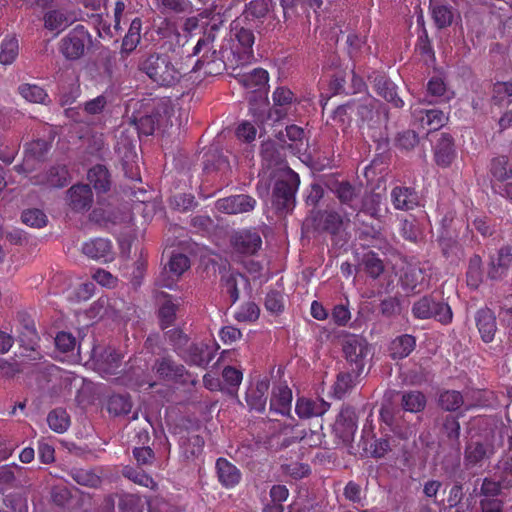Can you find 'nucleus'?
<instances>
[{
    "mask_svg": "<svg viewBox=\"0 0 512 512\" xmlns=\"http://www.w3.org/2000/svg\"><path fill=\"white\" fill-rule=\"evenodd\" d=\"M138 68L161 87H173L182 78L180 69L167 53L153 52L143 55Z\"/></svg>",
    "mask_w": 512,
    "mask_h": 512,
    "instance_id": "1",
    "label": "nucleus"
},
{
    "mask_svg": "<svg viewBox=\"0 0 512 512\" xmlns=\"http://www.w3.org/2000/svg\"><path fill=\"white\" fill-rule=\"evenodd\" d=\"M299 184V175L289 167L280 169L276 173L272 186L271 205L277 215L285 216L293 211Z\"/></svg>",
    "mask_w": 512,
    "mask_h": 512,
    "instance_id": "2",
    "label": "nucleus"
},
{
    "mask_svg": "<svg viewBox=\"0 0 512 512\" xmlns=\"http://www.w3.org/2000/svg\"><path fill=\"white\" fill-rule=\"evenodd\" d=\"M92 44V37L83 25H77L60 42V52L67 60H78Z\"/></svg>",
    "mask_w": 512,
    "mask_h": 512,
    "instance_id": "3",
    "label": "nucleus"
},
{
    "mask_svg": "<svg viewBox=\"0 0 512 512\" xmlns=\"http://www.w3.org/2000/svg\"><path fill=\"white\" fill-rule=\"evenodd\" d=\"M152 371L159 380L186 384L190 373L183 364L176 362L169 354H164L154 360Z\"/></svg>",
    "mask_w": 512,
    "mask_h": 512,
    "instance_id": "4",
    "label": "nucleus"
},
{
    "mask_svg": "<svg viewBox=\"0 0 512 512\" xmlns=\"http://www.w3.org/2000/svg\"><path fill=\"white\" fill-rule=\"evenodd\" d=\"M342 349L352 372L359 376L365 366V358L369 352L366 339L359 335H348L344 338Z\"/></svg>",
    "mask_w": 512,
    "mask_h": 512,
    "instance_id": "5",
    "label": "nucleus"
},
{
    "mask_svg": "<svg viewBox=\"0 0 512 512\" xmlns=\"http://www.w3.org/2000/svg\"><path fill=\"white\" fill-rule=\"evenodd\" d=\"M17 320L21 326L18 335L20 346L30 352L26 356L30 357L31 360L40 359L41 354L37 351L39 335L34 320L27 312H19L17 314Z\"/></svg>",
    "mask_w": 512,
    "mask_h": 512,
    "instance_id": "6",
    "label": "nucleus"
},
{
    "mask_svg": "<svg viewBox=\"0 0 512 512\" xmlns=\"http://www.w3.org/2000/svg\"><path fill=\"white\" fill-rule=\"evenodd\" d=\"M92 367L103 377L117 374L122 364V355L114 348H93Z\"/></svg>",
    "mask_w": 512,
    "mask_h": 512,
    "instance_id": "7",
    "label": "nucleus"
},
{
    "mask_svg": "<svg viewBox=\"0 0 512 512\" xmlns=\"http://www.w3.org/2000/svg\"><path fill=\"white\" fill-rule=\"evenodd\" d=\"M328 188L342 205L351 208L353 212L358 210L362 191L361 185H352L348 181L334 180L328 183Z\"/></svg>",
    "mask_w": 512,
    "mask_h": 512,
    "instance_id": "8",
    "label": "nucleus"
},
{
    "mask_svg": "<svg viewBox=\"0 0 512 512\" xmlns=\"http://www.w3.org/2000/svg\"><path fill=\"white\" fill-rule=\"evenodd\" d=\"M434 143V159L438 166L447 168L456 157L453 137L449 133H437L432 135Z\"/></svg>",
    "mask_w": 512,
    "mask_h": 512,
    "instance_id": "9",
    "label": "nucleus"
},
{
    "mask_svg": "<svg viewBox=\"0 0 512 512\" xmlns=\"http://www.w3.org/2000/svg\"><path fill=\"white\" fill-rule=\"evenodd\" d=\"M492 454L493 446L487 439L472 438L465 447L464 464L467 468L481 466Z\"/></svg>",
    "mask_w": 512,
    "mask_h": 512,
    "instance_id": "10",
    "label": "nucleus"
},
{
    "mask_svg": "<svg viewBox=\"0 0 512 512\" xmlns=\"http://www.w3.org/2000/svg\"><path fill=\"white\" fill-rule=\"evenodd\" d=\"M376 93L391 103L395 108H402L404 101L398 96L397 86L387 76L379 72H373L368 77Z\"/></svg>",
    "mask_w": 512,
    "mask_h": 512,
    "instance_id": "11",
    "label": "nucleus"
},
{
    "mask_svg": "<svg viewBox=\"0 0 512 512\" xmlns=\"http://www.w3.org/2000/svg\"><path fill=\"white\" fill-rule=\"evenodd\" d=\"M357 415L353 407H343L334 424V432L343 443L349 444L357 430Z\"/></svg>",
    "mask_w": 512,
    "mask_h": 512,
    "instance_id": "12",
    "label": "nucleus"
},
{
    "mask_svg": "<svg viewBox=\"0 0 512 512\" xmlns=\"http://www.w3.org/2000/svg\"><path fill=\"white\" fill-rule=\"evenodd\" d=\"M455 229H444L439 233L438 244L443 257L451 264H457L464 257V250L457 241Z\"/></svg>",
    "mask_w": 512,
    "mask_h": 512,
    "instance_id": "13",
    "label": "nucleus"
},
{
    "mask_svg": "<svg viewBox=\"0 0 512 512\" xmlns=\"http://www.w3.org/2000/svg\"><path fill=\"white\" fill-rule=\"evenodd\" d=\"M216 209L226 214H240L252 211L256 200L250 195L238 194L221 198L216 201Z\"/></svg>",
    "mask_w": 512,
    "mask_h": 512,
    "instance_id": "14",
    "label": "nucleus"
},
{
    "mask_svg": "<svg viewBox=\"0 0 512 512\" xmlns=\"http://www.w3.org/2000/svg\"><path fill=\"white\" fill-rule=\"evenodd\" d=\"M234 250L244 255H254L262 246V239L258 232L241 230L235 232L230 239Z\"/></svg>",
    "mask_w": 512,
    "mask_h": 512,
    "instance_id": "15",
    "label": "nucleus"
},
{
    "mask_svg": "<svg viewBox=\"0 0 512 512\" xmlns=\"http://www.w3.org/2000/svg\"><path fill=\"white\" fill-rule=\"evenodd\" d=\"M512 265V247H501L496 255L490 257L487 276L489 279L498 281L503 279Z\"/></svg>",
    "mask_w": 512,
    "mask_h": 512,
    "instance_id": "16",
    "label": "nucleus"
},
{
    "mask_svg": "<svg viewBox=\"0 0 512 512\" xmlns=\"http://www.w3.org/2000/svg\"><path fill=\"white\" fill-rule=\"evenodd\" d=\"M124 307L125 303L121 299L102 296L90 306L87 313L91 318L121 317Z\"/></svg>",
    "mask_w": 512,
    "mask_h": 512,
    "instance_id": "17",
    "label": "nucleus"
},
{
    "mask_svg": "<svg viewBox=\"0 0 512 512\" xmlns=\"http://www.w3.org/2000/svg\"><path fill=\"white\" fill-rule=\"evenodd\" d=\"M70 175L65 165H53L46 172L35 175L32 183L51 188H62L69 183Z\"/></svg>",
    "mask_w": 512,
    "mask_h": 512,
    "instance_id": "18",
    "label": "nucleus"
},
{
    "mask_svg": "<svg viewBox=\"0 0 512 512\" xmlns=\"http://www.w3.org/2000/svg\"><path fill=\"white\" fill-rule=\"evenodd\" d=\"M201 57L196 61L192 68V72L204 71L207 76H214L221 74L225 69V63L222 59L220 52L213 48L203 49Z\"/></svg>",
    "mask_w": 512,
    "mask_h": 512,
    "instance_id": "19",
    "label": "nucleus"
},
{
    "mask_svg": "<svg viewBox=\"0 0 512 512\" xmlns=\"http://www.w3.org/2000/svg\"><path fill=\"white\" fill-rule=\"evenodd\" d=\"M187 364L205 368L213 358L209 346L204 342H189L186 348L178 355Z\"/></svg>",
    "mask_w": 512,
    "mask_h": 512,
    "instance_id": "20",
    "label": "nucleus"
},
{
    "mask_svg": "<svg viewBox=\"0 0 512 512\" xmlns=\"http://www.w3.org/2000/svg\"><path fill=\"white\" fill-rule=\"evenodd\" d=\"M68 205L75 212L89 210L93 203V192L89 184H75L68 191Z\"/></svg>",
    "mask_w": 512,
    "mask_h": 512,
    "instance_id": "21",
    "label": "nucleus"
},
{
    "mask_svg": "<svg viewBox=\"0 0 512 512\" xmlns=\"http://www.w3.org/2000/svg\"><path fill=\"white\" fill-rule=\"evenodd\" d=\"M78 20V15L73 10L65 8L51 9L44 15V26L51 31H63Z\"/></svg>",
    "mask_w": 512,
    "mask_h": 512,
    "instance_id": "22",
    "label": "nucleus"
},
{
    "mask_svg": "<svg viewBox=\"0 0 512 512\" xmlns=\"http://www.w3.org/2000/svg\"><path fill=\"white\" fill-rule=\"evenodd\" d=\"M82 253L90 259L108 262L113 259L112 243L105 238H95L83 244Z\"/></svg>",
    "mask_w": 512,
    "mask_h": 512,
    "instance_id": "23",
    "label": "nucleus"
},
{
    "mask_svg": "<svg viewBox=\"0 0 512 512\" xmlns=\"http://www.w3.org/2000/svg\"><path fill=\"white\" fill-rule=\"evenodd\" d=\"M475 321L481 335V339L485 343L492 342L497 331L496 317L493 311L489 308H482L478 310L475 315Z\"/></svg>",
    "mask_w": 512,
    "mask_h": 512,
    "instance_id": "24",
    "label": "nucleus"
},
{
    "mask_svg": "<svg viewBox=\"0 0 512 512\" xmlns=\"http://www.w3.org/2000/svg\"><path fill=\"white\" fill-rule=\"evenodd\" d=\"M269 389V380L261 379L258 380L256 385L250 387L246 393V402L251 410H255L259 413L265 411L267 403V393Z\"/></svg>",
    "mask_w": 512,
    "mask_h": 512,
    "instance_id": "25",
    "label": "nucleus"
},
{
    "mask_svg": "<svg viewBox=\"0 0 512 512\" xmlns=\"http://www.w3.org/2000/svg\"><path fill=\"white\" fill-rule=\"evenodd\" d=\"M89 185H92L97 195L107 193L112 186V179L109 170L102 164L90 168L87 173Z\"/></svg>",
    "mask_w": 512,
    "mask_h": 512,
    "instance_id": "26",
    "label": "nucleus"
},
{
    "mask_svg": "<svg viewBox=\"0 0 512 512\" xmlns=\"http://www.w3.org/2000/svg\"><path fill=\"white\" fill-rule=\"evenodd\" d=\"M415 120L419 121L422 127H428L430 132L438 130L448 120L445 113L438 109H420L414 111Z\"/></svg>",
    "mask_w": 512,
    "mask_h": 512,
    "instance_id": "27",
    "label": "nucleus"
},
{
    "mask_svg": "<svg viewBox=\"0 0 512 512\" xmlns=\"http://www.w3.org/2000/svg\"><path fill=\"white\" fill-rule=\"evenodd\" d=\"M416 347V338L410 334L397 336L389 344V355L393 360L408 357Z\"/></svg>",
    "mask_w": 512,
    "mask_h": 512,
    "instance_id": "28",
    "label": "nucleus"
},
{
    "mask_svg": "<svg viewBox=\"0 0 512 512\" xmlns=\"http://www.w3.org/2000/svg\"><path fill=\"white\" fill-rule=\"evenodd\" d=\"M216 472L219 482L227 488L237 485L241 479L239 469L225 458L217 459Z\"/></svg>",
    "mask_w": 512,
    "mask_h": 512,
    "instance_id": "29",
    "label": "nucleus"
},
{
    "mask_svg": "<svg viewBox=\"0 0 512 512\" xmlns=\"http://www.w3.org/2000/svg\"><path fill=\"white\" fill-rule=\"evenodd\" d=\"M430 10L435 25L439 28H446L453 22V8L442 0H430Z\"/></svg>",
    "mask_w": 512,
    "mask_h": 512,
    "instance_id": "30",
    "label": "nucleus"
},
{
    "mask_svg": "<svg viewBox=\"0 0 512 512\" xmlns=\"http://www.w3.org/2000/svg\"><path fill=\"white\" fill-rule=\"evenodd\" d=\"M391 199L394 207L399 210H410L418 205L417 193L409 187H395Z\"/></svg>",
    "mask_w": 512,
    "mask_h": 512,
    "instance_id": "31",
    "label": "nucleus"
},
{
    "mask_svg": "<svg viewBox=\"0 0 512 512\" xmlns=\"http://www.w3.org/2000/svg\"><path fill=\"white\" fill-rule=\"evenodd\" d=\"M51 148V143L43 140L38 139L35 141H32L27 145L26 152H25V158H24V164L16 166L15 169L19 172L26 171L24 168V165H27L31 160H35L38 162H42L46 159L47 153L49 152Z\"/></svg>",
    "mask_w": 512,
    "mask_h": 512,
    "instance_id": "32",
    "label": "nucleus"
},
{
    "mask_svg": "<svg viewBox=\"0 0 512 512\" xmlns=\"http://www.w3.org/2000/svg\"><path fill=\"white\" fill-rule=\"evenodd\" d=\"M235 26V37L242 48V52L246 59L253 57V44L255 42L254 29L259 28V25H253L245 22V26Z\"/></svg>",
    "mask_w": 512,
    "mask_h": 512,
    "instance_id": "33",
    "label": "nucleus"
},
{
    "mask_svg": "<svg viewBox=\"0 0 512 512\" xmlns=\"http://www.w3.org/2000/svg\"><path fill=\"white\" fill-rule=\"evenodd\" d=\"M363 442V449L366 452H369L370 456L372 458H383L385 457L389 452H392L393 449L397 445V440L393 436H385L376 438L373 440V442L370 443L369 447H367V442L363 439L361 440Z\"/></svg>",
    "mask_w": 512,
    "mask_h": 512,
    "instance_id": "34",
    "label": "nucleus"
},
{
    "mask_svg": "<svg viewBox=\"0 0 512 512\" xmlns=\"http://www.w3.org/2000/svg\"><path fill=\"white\" fill-rule=\"evenodd\" d=\"M329 408V404L323 400L313 401L300 398L296 404V413L300 418H310L323 415Z\"/></svg>",
    "mask_w": 512,
    "mask_h": 512,
    "instance_id": "35",
    "label": "nucleus"
},
{
    "mask_svg": "<svg viewBox=\"0 0 512 512\" xmlns=\"http://www.w3.org/2000/svg\"><path fill=\"white\" fill-rule=\"evenodd\" d=\"M269 11V0H252L246 4L242 14L243 21L253 25H259Z\"/></svg>",
    "mask_w": 512,
    "mask_h": 512,
    "instance_id": "36",
    "label": "nucleus"
},
{
    "mask_svg": "<svg viewBox=\"0 0 512 512\" xmlns=\"http://www.w3.org/2000/svg\"><path fill=\"white\" fill-rule=\"evenodd\" d=\"M164 301L158 309L157 316L159 319V327L162 331L171 328L176 321V313L178 305L172 302L171 296L163 294Z\"/></svg>",
    "mask_w": 512,
    "mask_h": 512,
    "instance_id": "37",
    "label": "nucleus"
},
{
    "mask_svg": "<svg viewBox=\"0 0 512 512\" xmlns=\"http://www.w3.org/2000/svg\"><path fill=\"white\" fill-rule=\"evenodd\" d=\"M491 185L512 179V162L506 156L493 158L490 163Z\"/></svg>",
    "mask_w": 512,
    "mask_h": 512,
    "instance_id": "38",
    "label": "nucleus"
},
{
    "mask_svg": "<svg viewBox=\"0 0 512 512\" xmlns=\"http://www.w3.org/2000/svg\"><path fill=\"white\" fill-rule=\"evenodd\" d=\"M437 404L444 411L455 412L464 404V398L459 391L442 390L438 393Z\"/></svg>",
    "mask_w": 512,
    "mask_h": 512,
    "instance_id": "39",
    "label": "nucleus"
},
{
    "mask_svg": "<svg viewBox=\"0 0 512 512\" xmlns=\"http://www.w3.org/2000/svg\"><path fill=\"white\" fill-rule=\"evenodd\" d=\"M228 168V160L219 151L210 150L204 154L203 171L206 174L225 172Z\"/></svg>",
    "mask_w": 512,
    "mask_h": 512,
    "instance_id": "40",
    "label": "nucleus"
},
{
    "mask_svg": "<svg viewBox=\"0 0 512 512\" xmlns=\"http://www.w3.org/2000/svg\"><path fill=\"white\" fill-rule=\"evenodd\" d=\"M292 401V392L287 386H278L272 392L270 409L284 414Z\"/></svg>",
    "mask_w": 512,
    "mask_h": 512,
    "instance_id": "41",
    "label": "nucleus"
},
{
    "mask_svg": "<svg viewBox=\"0 0 512 512\" xmlns=\"http://www.w3.org/2000/svg\"><path fill=\"white\" fill-rule=\"evenodd\" d=\"M353 102V110L355 114L361 119L362 122H367L370 129H375L377 124H380V113L374 110L372 103Z\"/></svg>",
    "mask_w": 512,
    "mask_h": 512,
    "instance_id": "42",
    "label": "nucleus"
},
{
    "mask_svg": "<svg viewBox=\"0 0 512 512\" xmlns=\"http://www.w3.org/2000/svg\"><path fill=\"white\" fill-rule=\"evenodd\" d=\"M426 396L420 391H405L401 393V406L405 411L418 413L426 406Z\"/></svg>",
    "mask_w": 512,
    "mask_h": 512,
    "instance_id": "43",
    "label": "nucleus"
},
{
    "mask_svg": "<svg viewBox=\"0 0 512 512\" xmlns=\"http://www.w3.org/2000/svg\"><path fill=\"white\" fill-rule=\"evenodd\" d=\"M164 337L177 355L182 353L190 342L189 335L181 327H171L166 329L164 331Z\"/></svg>",
    "mask_w": 512,
    "mask_h": 512,
    "instance_id": "44",
    "label": "nucleus"
},
{
    "mask_svg": "<svg viewBox=\"0 0 512 512\" xmlns=\"http://www.w3.org/2000/svg\"><path fill=\"white\" fill-rule=\"evenodd\" d=\"M67 474L77 484L90 488H97L102 482L100 476L90 469L72 468Z\"/></svg>",
    "mask_w": 512,
    "mask_h": 512,
    "instance_id": "45",
    "label": "nucleus"
},
{
    "mask_svg": "<svg viewBox=\"0 0 512 512\" xmlns=\"http://www.w3.org/2000/svg\"><path fill=\"white\" fill-rule=\"evenodd\" d=\"M442 433L450 441L452 447L459 449L460 447V423L457 417L447 414L442 419Z\"/></svg>",
    "mask_w": 512,
    "mask_h": 512,
    "instance_id": "46",
    "label": "nucleus"
},
{
    "mask_svg": "<svg viewBox=\"0 0 512 512\" xmlns=\"http://www.w3.org/2000/svg\"><path fill=\"white\" fill-rule=\"evenodd\" d=\"M268 72L262 68H256L250 73L241 75L239 82L247 89L257 90L268 82Z\"/></svg>",
    "mask_w": 512,
    "mask_h": 512,
    "instance_id": "47",
    "label": "nucleus"
},
{
    "mask_svg": "<svg viewBox=\"0 0 512 512\" xmlns=\"http://www.w3.org/2000/svg\"><path fill=\"white\" fill-rule=\"evenodd\" d=\"M343 218L336 211H323L319 214L318 226L331 234H337L343 226Z\"/></svg>",
    "mask_w": 512,
    "mask_h": 512,
    "instance_id": "48",
    "label": "nucleus"
},
{
    "mask_svg": "<svg viewBox=\"0 0 512 512\" xmlns=\"http://www.w3.org/2000/svg\"><path fill=\"white\" fill-rule=\"evenodd\" d=\"M25 469L17 464L4 465L0 467V486H9L18 488L22 486L18 479L22 476Z\"/></svg>",
    "mask_w": 512,
    "mask_h": 512,
    "instance_id": "49",
    "label": "nucleus"
},
{
    "mask_svg": "<svg viewBox=\"0 0 512 512\" xmlns=\"http://www.w3.org/2000/svg\"><path fill=\"white\" fill-rule=\"evenodd\" d=\"M400 232L405 240L412 243L417 244L423 240V232L419 226V223L412 216L401 221Z\"/></svg>",
    "mask_w": 512,
    "mask_h": 512,
    "instance_id": "50",
    "label": "nucleus"
},
{
    "mask_svg": "<svg viewBox=\"0 0 512 512\" xmlns=\"http://www.w3.org/2000/svg\"><path fill=\"white\" fill-rule=\"evenodd\" d=\"M131 407L132 403L128 394H115L108 399L107 409L114 416L128 414Z\"/></svg>",
    "mask_w": 512,
    "mask_h": 512,
    "instance_id": "51",
    "label": "nucleus"
},
{
    "mask_svg": "<svg viewBox=\"0 0 512 512\" xmlns=\"http://www.w3.org/2000/svg\"><path fill=\"white\" fill-rule=\"evenodd\" d=\"M47 423L53 431L63 433L70 425V417L65 409L56 408L48 413Z\"/></svg>",
    "mask_w": 512,
    "mask_h": 512,
    "instance_id": "52",
    "label": "nucleus"
},
{
    "mask_svg": "<svg viewBox=\"0 0 512 512\" xmlns=\"http://www.w3.org/2000/svg\"><path fill=\"white\" fill-rule=\"evenodd\" d=\"M428 314V319H434L444 325L451 323L453 318L450 306L436 298L435 305L429 308Z\"/></svg>",
    "mask_w": 512,
    "mask_h": 512,
    "instance_id": "53",
    "label": "nucleus"
},
{
    "mask_svg": "<svg viewBox=\"0 0 512 512\" xmlns=\"http://www.w3.org/2000/svg\"><path fill=\"white\" fill-rule=\"evenodd\" d=\"M118 508L120 512H143L144 502L136 494L122 493L118 496Z\"/></svg>",
    "mask_w": 512,
    "mask_h": 512,
    "instance_id": "54",
    "label": "nucleus"
},
{
    "mask_svg": "<svg viewBox=\"0 0 512 512\" xmlns=\"http://www.w3.org/2000/svg\"><path fill=\"white\" fill-rule=\"evenodd\" d=\"M20 95L29 102L33 103H45L48 97L47 93L43 88L35 84H21L18 87Z\"/></svg>",
    "mask_w": 512,
    "mask_h": 512,
    "instance_id": "55",
    "label": "nucleus"
},
{
    "mask_svg": "<svg viewBox=\"0 0 512 512\" xmlns=\"http://www.w3.org/2000/svg\"><path fill=\"white\" fill-rule=\"evenodd\" d=\"M482 259L479 255H473L469 260L467 270V283L469 286L477 288L482 282Z\"/></svg>",
    "mask_w": 512,
    "mask_h": 512,
    "instance_id": "56",
    "label": "nucleus"
},
{
    "mask_svg": "<svg viewBox=\"0 0 512 512\" xmlns=\"http://www.w3.org/2000/svg\"><path fill=\"white\" fill-rule=\"evenodd\" d=\"M96 62L98 67L103 70V73L108 77L112 78L114 67L116 65V54L108 48H102L98 55Z\"/></svg>",
    "mask_w": 512,
    "mask_h": 512,
    "instance_id": "57",
    "label": "nucleus"
},
{
    "mask_svg": "<svg viewBox=\"0 0 512 512\" xmlns=\"http://www.w3.org/2000/svg\"><path fill=\"white\" fill-rule=\"evenodd\" d=\"M362 264L365 272L374 279L378 278L384 271L382 260L373 252H368L363 256Z\"/></svg>",
    "mask_w": 512,
    "mask_h": 512,
    "instance_id": "58",
    "label": "nucleus"
},
{
    "mask_svg": "<svg viewBox=\"0 0 512 512\" xmlns=\"http://www.w3.org/2000/svg\"><path fill=\"white\" fill-rule=\"evenodd\" d=\"M160 117L159 112H151L150 114L141 116L135 122L139 133L146 136L152 135L159 124Z\"/></svg>",
    "mask_w": 512,
    "mask_h": 512,
    "instance_id": "59",
    "label": "nucleus"
},
{
    "mask_svg": "<svg viewBox=\"0 0 512 512\" xmlns=\"http://www.w3.org/2000/svg\"><path fill=\"white\" fill-rule=\"evenodd\" d=\"M353 102H347L346 104L339 105L333 112V120L345 130L348 128L352 121V115L355 114L353 110Z\"/></svg>",
    "mask_w": 512,
    "mask_h": 512,
    "instance_id": "60",
    "label": "nucleus"
},
{
    "mask_svg": "<svg viewBox=\"0 0 512 512\" xmlns=\"http://www.w3.org/2000/svg\"><path fill=\"white\" fill-rule=\"evenodd\" d=\"M21 219L24 224L33 228H42L47 223V216L37 208L24 210Z\"/></svg>",
    "mask_w": 512,
    "mask_h": 512,
    "instance_id": "61",
    "label": "nucleus"
},
{
    "mask_svg": "<svg viewBox=\"0 0 512 512\" xmlns=\"http://www.w3.org/2000/svg\"><path fill=\"white\" fill-rule=\"evenodd\" d=\"M435 305V297L432 295H426L415 301L412 305V314L416 319L426 320L428 319L429 308Z\"/></svg>",
    "mask_w": 512,
    "mask_h": 512,
    "instance_id": "62",
    "label": "nucleus"
},
{
    "mask_svg": "<svg viewBox=\"0 0 512 512\" xmlns=\"http://www.w3.org/2000/svg\"><path fill=\"white\" fill-rule=\"evenodd\" d=\"M380 195L374 194L369 199L361 201L359 204L358 211L369 215L372 218L379 219L381 215V209H380Z\"/></svg>",
    "mask_w": 512,
    "mask_h": 512,
    "instance_id": "63",
    "label": "nucleus"
},
{
    "mask_svg": "<svg viewBox=\"0 0 512 512\" xmlns=\"http://www.w3.org/2000/svg\"><path fill=\"white\" fill-rule=\"evenodd\" d=\"M18 41L15 38L6 39L1 45L0 62L2 64H11L18 55Z\"/></svg>",
    "mask_w": 512,
    "mask_h": 512,
    "instance_id": "64",
    "label": "nucleus"
}]
</instances>
